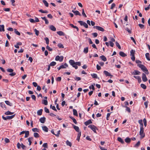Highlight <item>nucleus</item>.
Masks as SVG:
<instances>
[{
    "instance_id": "obj_2",
    "label": "nucleus",
    "mask_w": 150,
    "mask_h": 150,
    "mask_svg": "<svg viewBox=\"0 0 150 150\" xmlns=\"http://www.w3.org/2000/svg\"><path fill=\"white\" fill-rule=\"evenodd\" d=\"M69 63L73 67L75 68L76 69L78 68V67L76 65L75 62L73 60H70L69 61Z\"/></svg>"
},
{
    "instance_id": "obj_16",
    "label": "nucleus",
    "mask_w": 150,
    "mask_h": 150,
    "mask_svg": "<svg viewBox=\"0 0 150 150\" xmlns=\"http://www.w3.org/2000/svg\"><path fill=\"white\" fill-rule=\"evenodd\" d=\"M61 69H65L66 68V67H68V64L65 63L64 65H62L60 66Z\"/></svg>"
},
{
    "instance_id": "obj_8",
    "label": "nucleus",
    "mask_w": 150,
    "mask_h": 150,
    "mask_svg": "<svg viewBox=\"0 0 150 150\" xmlns=\"http://www.w3.org/2000/svg\"><path fill=\"white\" fill-rule=\"evenodd\" d=\"M64 59V57L63 56L60 57L59 55L57 56L55 58V60L56 61H59L60 62H62Z\"/></svg>"
},
{
    "instance_id": "obj_42",
    "label": "nucleus",
    "mask_w": 150,
    "mask_h": 150,
    "mask_svg": "<svg viewBox=\"0 0 150 150\" xmlns=\"http://www.w3.org/2000/svg\"><path fill=\"white\" fill-rule=\"evenodd\" d=\"M141 87L144 89H146V86L144 84H141L140 85Z\"/></svg>"
},
{
    "instance_id": "obj_32",
    "label": "nucleus",
    "mask_w": 150,
    "mask_h": 150,
    "mask_svg": "<svg viewBox=\"0 0 150 150\" xmlns=\"http://www.w3.org/2000/svg\"><path fill=\"white\" fill-rule=\"evenodd\" d=\"M140 74V72L138 71L135 70L133 72L134 75H139Z\"/></svg>"
},
{
    "instance_id": "obj_64",
    "label": "nucleus",
    "mask_w": 150,
    "mask_h": 150,
    "mask_svg": "<svg viewBox=\"0 0 150 150\" xmlns=\"http://www.w3.org/2000/svg\"><path fill=\"white\" fill-rule=\"evenodd\" d=\"M42 146L46 148H47V143H45L42 145Z\"/></svg>"
},
{
    "instance_id": "obj_13",
    "label": "nucleus",
    "mask_w": 150,
    "mask_h": 150,
    "mask_svg": "<svg viewBox=\"0 0 150 150\" xmlns=\"http://www.w3.org/2000/svg\"><path fill=\"white\" fill-rule=\"evenodd\" d=\"M84 123L87 126L90 124L92 123V122L91 120H89L85 122Z\"/></svg>"
},
{
    "instance_id": "obj_45",
    "label": "nucleus",
    "mask_w": 150,
    "mask_h": 150,
    "mask_svg": "<svg viewBox=\"0 0 150 150\" xmlns=\"http://www.w3.org/2000/svg\"><path fill=\"white\" fill-rule=\"evenodd\" d=\"M46 41V42L47 44L48 45L49 44V40L48 38L46 37L44 39Z\"/></svg>"
},
{
    "instance_id": "obj_22",
    "label": "nucleus",
    "mask_w": 150,
    "mask_h": 150,
    "mask_svg": "<svg viewBox=\"0 0 150 150\" xmlns=\"http://www.w3.org/2000/svg\"><path fill=\"white\" fill-rule=\"evenodd\" d=\"M42 129L45 132H47L48 130V128L46 126L42 127Z\"/></svg>"
},
{
    "instance_id": "obj_63",
    "label": "nucleus",
    "mask_w": 150,
    "mask_h": 150,
    "mask_svg": "<svg viewBox=\"0 0 150 150\" xmlns=\"http://www.w3.org/2000/svg\"><path fill=\"white\" fill-rule=\"evenodd\" d=\"M4 141L6 143H8L10 142L9 140L6 138L4 139Z\"/></svg>"
},
{
    "instance_id": "obj_36",
    "label": "nucleus",
    "mask_w": 150,
    "mask_h": 150,
    "mask_svg": "<svg viewBox=\"0 0 150 150\" xmlns=\"http://www.w3.org/2000/svg\"><path fill=\"white\" fill-rule=\"evenodd\" d=\"M42 1H43V3L45 5L46 7H47L48 6L49 4H48V3H47V2L46 0H43Z\"/></svg>"
},
{
    "instance_id": "obj_24",
    "label": "nucleus",
    "mask_w": 150,
    "mask_h": 150,
    "mask_svg": "<svg viewBox=\"0 0 150 150\" xmlns=\"http://www.w3.org/2000/svg\"><path fill=\"white\" fill-rule=\"evenodd\" d=\"M140 125V128H143V125L142 120H139L138 121Z\"/></svg>"
},
{
    "instance_id": "obj_59",
    "label": "nucleus",
    "mask_w": 150,
    "mask_h": 150,
    "mask_svg": "<svg viewBox=\"0 0 150 150\" xmlns=\"http://www.w3.org/2000/svg\"><path fill=\"white\" fill-rule=\"evenodd\" d=\"M89 88L90 89H91V88L93 90H95V87H94V85L93 84H92L91 85V86H90L89 87Z\"/></svg>"
},
{
    "instance_id": "obj_41",
    "label": "nucleus",
    "mask_w": 150,
    "mask_h": 150,
    "mask_svg": "<svg viewBox=\"0 0 150 150\" xmlns=\"http://www.w3.org/2000/svg\"><path fill=\"white\" fill-rule=\"evenodd\" d=\"M14 31L15 33L17 35H20L21 34L16 29H14Z\"/></svg>"
},
{
    "instance_id": "obj_50",
    "label": "nucleus",
    "mask_w": 150,
    "mask_h": 150,
    "mask_svg": "<svg viewBox=\"0 0 150 150\" xmlns=\"http://www.w3.org/2000/svg\"><path fill=\"white\" fill-rule=\"evenodd\" d=\"M42 89L43 90H44L45 92V93H47V89L45 88V85L43 86L42 88Z\"/></svg>"
},
{
    "instance_id": "obj_14",
    "label": "nucleus",
    "mask_w": 150,
    "mask_h": 150,
    "mask_svg": "<svg viewBox=\"0 0 150 150\" xmlns=\"http://www.w3.org/2000/svg\"><path fill=\"white\" fill-rule=\"evenodd\" d=\"M46 118L44 117H41L40 118V122L42 123H44L45 121Z\"/></svg>"
},
{
    "instance_id": "obj_34",
    "label": "nucleus",
    "mask_w": 150,
    "mask_h": 150,
    "mask_svg": "<svg viewBox=\"0 0 150 150\" xmlns=\"http://www.w3.org/2000/svg\"><path fill=\"white\" fill-rule=\"evenodd\" d=\"M66 144L67 145L69 146L70 147H71L72 146L71 143L69 142L68 140H67L66 142Z\"/></svg>"
},
{
    "instance_id": "obj_23",
    "label": "nucleus",
    "mask_w": 150,
    "mask_h": 150,
    "mask_svg": "<svg viewBox=\"0 0 150 150\" xmlns=\"http://www.w3.org/2000/svg\"><path fill=\"white\" fill-rule=\"evenodd\" d=\"M25 138H27L29 135V132L28 131H25Z\"/></svg>"
},
{
    "instance_id": "obj_9",
    "label": "nucleus",
    "mask_w": 150,
    "mask_h": 150,
    "mask_svg": "<svg viewBox=\"0 0 150 150\" xmlns=\"http://www.w3.org/2000/svg\"><path fill=\"white\" fill-rule=\"evenodd\" d=\"M93 28H96V29L102 32L104 31V30L103 28L99 26H94Z\"/></svg>"
},
{
    "instance_id": "obj_6",
    "label": "nucleus",
    "mask_w": 150,
    "mask_h": 150,
    "mask_svg": "<svg viewBox=\"0 0 150 150\" xmlns=\"http://www.w3.org/2000/svg\"><path fill=\"white\" fill-rule=\"evenodd\" d=\"M15 116V115H14L10 116H6V117H5L3 116H2V118L4 120H6L8 119H11L13 118Z\"/></svg>"
},
{
    "instance_id": "obj_12",
    "label": "nucleus",
    "mask_w": 150,
    "mask_h": 150,
    "mask_svg": "<svg viewBox=\"0 0 150 150\" xmlns=\"http://www.w3.org/2000/svg\"><path fill=\"white\" fill-rule=\"evenodd\" d=\"M72 11L76 16L79 15V16H81V13L78 11H74V10H72Z\"/></svg>"
},
{
    "instance_id": "obj_19",
    "label": "nucleus",
    "mask_w": 150,
    "mask_h": 150,
    "mask_svg": "<svg viewBox=\"0 0 150 150\" xmlns=\"http://www.w3.org/2000/svg\"><path fill=\"white\" fill-rule=\"evenodd\" d=\"M43 110L42 109H41L38 110L37 112V114L38 115H42Z\"/></svg>"
},
{
    "instance_id": "obj_7",
    "label": "nucleus",
    "mask_w": 150,
    "mask_h": 150,
    "mask_svg": "<svg viewBox=\"0 0 150 150\" xmlns=\"http://www.w3.org/2000/svg\"><path fill=\"white\" fill-rule=\"evenodd\" d=\"M88 127L90 128L95 133H96V127L93 125H89Z\"/></svg>"
},
{
    "instance_id": "obj_17",
    "label": "nucleus",
    "mask_w": 150,
    "mask_h": 150,
    "mask_svg": "<svg viewBox=\"0 0 150 150\" xmlns=\"http://www.w3.org/2000/svg\"><path fill=\"white\" fill-rule=\"evenodd\" d=\"M49 28L50 30L54 31H55L56 30V28L53 25H51L50 26Z\"/></svg>"
},
{
    "instance_id": "obj_33",
    "label": "nucleus",
    "mask_w": 150,
    "mask_h": 150,
    "mask_svg": "<svg viewBox=\"0 0 150 150\" xmlns=\"http://www.w3.org/2000/svg\"><path fill=\"white\" fill-rule=\"evenodd\" d=\"M33 137H30L28 139V142H29V145H30L31 144L32 142L31 140H32L33 139Z\"/></svg>"
},
{
    "instance_id": "obj_4",
    "label": "nucleus",
    "mask_w": 150,
    "mask_h": 150,
    "mask_svg": "<svg viewBox=\"0 0 150 150\" xmlns=\"http://www.w3.org/2000/svg\"><path fill=\"white\" fill-rule=\"evenodd\" d=\"M78 22L81 25H83L86 28H88V25L85 22L81 21H78Z\"/></svg>"
},
{
    "instance_id": "obj_55",
    "label": "nucleus",
    "mask_w": 150,
    "mask_h": 150,
    "mask_svg": "<svg viewBox=\"0 0 150 150\" xmlns=\"http://www.w3.org/2000/svg\"><path fill=\"white\" fill-rule=\"evenodd\" d=\"M82 15L85 17H87L86 14L84 12V9H83L82 10Z\"/></svg>"
},
{
    "instance_id": "obj_43",
    "label": "nucleus",
    "mask_w": 150,
    "mask_h": 150,
    "mask_svg": "<svg viewBox=\"0 0 150 150\" xmlns=\"http://www.w3.org/2000/svg\"><path fill=\"white\" fill-rule=\"evenodd\" d=\"M135 52V51L134 50H132L130 52V55L133 56L134 55V53Z\"/></svg>"
},
{
    "instance_id": "obj_38",
    "label": "nucleus",
    "mask_w": 150,
    "mask_h": 150,
    "mask_svg": "<svg viewBox=\"0 0 150 150\" xmlns=\"http://www.w3.org/2000/svg\"><path fill=\"white\" fill-rule=\"evenodd\" d=\"M39 11L42 13H48V11L47 10L43 11L42 9H40L39 10Z\"/></svg>"
},
{
    "instance_id": "obj_40",
    "label": "nucleus",
    "mask_w": 150,
    "mask_h": 150,
    "mask_svg": "<svg viewBox=\"0 0 150 150\" xmlns=\"http://www.w3.org/2000/svg\"><path fill=\"white\" fill-rule=\"evenodd\" d=\"M1 106L2 108H4L5 109L6 108L5 106V105L4 103L2 102L1 103Z\"/></svg>"
},
{
    "instance_id": "obj_53",
    "label": "nucleus",
    "mask_w": 150,
    "mask_h": 150,
    "mask_svg": "<svg viewBox=\"0 0 150 150\" xmlns=\"http://www.w3.org/2000/svg\"><path fill=\"white\" fill-rule=\"evenodd\" d=\"M115 43L116 46L118 47V48L119 49H120L121 48V47L119 43L117 42H116Z\"/></svg>"
},
{
    "instance_id": "obj_11",
    "label": "nucleus",
    "mask_w": 150,
    "mask_h": 150,
    "mask_svg": "<svg viewBox=\"0 0 150 150\" xmlns=\"http://www.w3.org/2000/svg\"><path fill=\"white\" fill-rule=\"evenodd\" d=\"M142 79L143 81L144 82H146L148 80L146 75L144 73H143L142 74Z\"/></svg>"
},
{
    "instance_id": "obj_54",
    "label": "nucleus",
    "mask_w": 150,
    "mask_h": 150,
    "mask_svg": "<svg viewBox=\"0 0 150 150\" xmlns=\"http://www.w3.org/2000/svg\"><path fill=\"white\" fill-rule=\"evenodd\" d=\"M140 145V141H138V142L136 144L134 145V147H138Z\"/></svg>"
},
{
    "instance_id": "obj_39",
    "label": "nucleus",
    "mask_w": 150,
    "mask_h": 150,
    "mask_svg": "<svg viewBox=\"0 0 150 150\" xmlns=\"http://www.w3.org/2000/svg\"><path fill=\"white\" fill-rule=\"evenodd\" d=\"M42 103L45 105H47L48 104L47 101L46 100H43L42 101Z\"/></svg>"
},
{
    "instance_id": "obj_49",
    "label": "nucleus",
    "mask_w": 150,
    "mask_h": 150,
    "mask_svg": "<svg viewBox=\"0 0 150 150\" xmlns=\"http://www.w3.org/2000/svg\"><path fill=\"white\" fill-rule=\"evenodd\" d=\"M50 107L53 110H55V111H57V110L56 109L55 107L54 106H52V105H50Z\"/></svg>"
},
{
    "instance_id": "obj_47",
    "label": "nucleus",
    "mask_w": 150,
    "mask_h": 150,
    "mask_svg": "<svg viewBox=\"0 0 150 150\" xmlns=\"http://www.w3.org/2000/svg\"><path fill=\"white\" fill-rule=\"evenodd\" d=\"M56 64V62H51L50 64H49L50 66H54Z\"/></svg>"
},
{
    "instance_id": "obj_5",
    "label": "nucleus",
    "mask_w": 150,
    "mask_h": 150,
    "mask_svg": "<svg viewBox=\"0 0 150 150\" xmlns=\"http://www.w3.org/2000/svg\"><path fill=\"white\" fill-rule=\"evenodd\" d=\"M139 135L141 136L140 138L141 139H142L145 136V134L144 133V128H140Z\"/></svg>"
},
{
    "instance_id": "obj_56",
    "label": "nucleus",
    "mask_w": 150,
    "mask_h": 150,
    "mask_svg": "<svg viewBox=\"0 0 150 150\" xmlns=\"http://www.w3.org/2000/svg\"><path fill=\"white\" fill-rule=\"evenodd\" d=\"M60 132V130H59L56 133H55L54 135L57 137H59Z\"/></svg>"
},
{
    "instance_id": "obj_30",
    "label": "nucleus",
    "mask_w": 150,
    "mask_h": 150,
    "mask_svg": "<svg viewBox=\"0 0 150 150\" xmlns=\"http://www.w3.org/2000/svg\"><path fill=\"white\" fill-rule=\"evenodd\" d=\"M147 60L148 61H150V58H149V54L148 53H147L145 54Z\"/></svg>"
},
{
    "instance_id": "obj_28",
    "label": "nucleus",
    "mask_w": 150,
    "mask_h": 150,
    "mask_svg": "<svg viewBox=\"0 0 150 150\" xmlns=\"http://www.w3.org/2000/svg\"><path fill=\"white\" fill-rule=\"evenodd\" d=\"M88 51V47L84 48L83 50V52L85 54H87Z\"/></svg>"
},
{
    "instance_id": "obj_31",
    "label": "nucleus",
    "mask_w": 150,
    "mask_h": 150,
    "mask_svg": "<svg viewBox=\"0 0 150 150\" xmlns=\"http://www.w3.org/2000/svg\"><path fill=\"white\" fill-rule=\"evenodd\" d=\"M91 75L93 78L97 79L98 78L97 75L96 74L93 73L91 74Z\"/></svg>"
},
{
    "instance_id": "obj_1",
    "label": "nucleus",
    "mask_w": 150,
    "mask_h": 150,
    "mask_svg": "<svg viewBox=\"0 0 150 150\" xmlns=\"http://www.w3.org/2000/svg\"><path fill=\"white\" fill-rule=\"evenodd\" d=\"M137 66L139 67L144 72H145L146 74H148L149 73L148 70L144 65L142 64H137Z\"/></svg>"
},
{
    "instance_id": "obj_46",
    "label": "nucleus",
    "mask_w": 150,
    "mask_h": 150,
    "mask_svg": "<svg viewBox=\"0 0 150 150\" xmlns=\"http://www.w3.org/2000/svg\"><path fill=\"white\" fill-rule=\"evenodd\" d=\"M34 31L35 32V34L37 36H38L39 35V31L38 30H37L36 29H34Z\"/></svg>"
},
{
    "instance_id": "obj_61",
    "label": "nucleus",
    "mask_w": 150,
    "mask_h": 150,
    "mask_svg": "<svg viewBox=\"0 0 150 150\" xmlns=\"http://www.w3.org/2000/svg\"><path fill=\"white\" fill-rule=\"evenodd\" d=\"M139 26L141 29H143L144 28V25L142 24H139L138 25Z\"/></svg>"
},
{
    "instance_id": "obj_26",
    "label": "nucleus",
    "mask_w": 150,
    "mask_h": 150,
    "mask_svg": "<svg viewBox=\"0 0 150 150\" xmlns=\"http://www.w3.org/2000/svg\"><path fill=\"white\" fill-rule=\"evenodd\" d=\"M57 33L60 36H64V33L62 31H59L57 32Z\"/></svg>"
},
{
    "instance_id": "obj_58",
    "label": "nucleus",
    "mask_w": 150,
    "mask_h": 150,
    "mask_svg": "<svg viewBox=\"0 0 150 150\" xmlns=\"http://www.w3.org/2000/svg\"><path fill=\"white\" fill-rule=\"evenodd\" d=\"M58 46L59 48H64V47L62 44L61 43H59L58 44Z\"/></svg>"
},
{
    "instance_id": "obj_57",
    "label": "nucleus",
    "mask_w": 150,
    "mask_h": 150,
    "mask_svg": "<svg viewBox=\"0 0 150 150\" xmlns=\"http://www.w3.org/2000/svg\"><path fill=\"white\" fill-rule=\"evenodd\" d=\"M44 110L47 113H49L50 112V111L49 109L46 107H45V108Z\"/></svg>"
},
{
    "instance_id": "obj_44",
    "label": "nucleus",
    "mask_w": 150,
    "mask_h": 150,
    "mask_svg": "<svg viewBox=\"0 0 150 150\" xmlns=\"http://www.w3.org/2000/svg\"><path fill=\"white\" fill-rule=\"evenodd\" d=\"M5 102L7 105L10 106H11L12 104L9 101L7 100L5 101Z\"/></svg>"
},
{
    "instance_id": "obj_35",
    "label": "nucleus",
    "mask_w": 150,
    "mask_h": 150,
    "mask_svg": "<svg viewBox=\"0 0 150 150\" xmlns=\"http://www.w3.org/2000/svg\"><path fill=\"white\" fill-rule=\"evenodd\" d=\"M73 111L74 115L77 116H78V113H77V112L76 110V109H73Z\"/></svg>"
},
{
    "instance_id": "obj_18",
    "label": "nucleus",
    "mask_w": 150,
    "mask_h": 150,
    "mask_svg": "<svg viewBox=\"0 0 150 150\" xmlns=\"http://www.w3.org/2000/svg\"><path fill=\"white\" fill-rule=\"evenodd\" d=\"M41 18L42 19L44 20L45 22V23L46 24H47L49 23V21L45 17H41Z\"/></svg>"
},
{
    "instance_id": "obj_27",
    "label": "nucleus",
    "mask_w": 150,
    "mask_h": 150,
    "mask_svg": "<svg viewBox=\"0 0 150 150\" xmlns=\"http://www.w3.org/2000/svg\"><path fill=\"white\" fill-rule=\"evenodd\" d=\"M74 128L77 132H80L79 128L78 127L74 125Z\"/></svg>"
},
{
    "instance_id": "obj_52",
    "label": "nucleus",
    "mask_w": 150,
    "mask_h": 150,
    "mask_svg": "<svg viewBox=\"0 0 150 150\" xmlns=\"http://www.w3.org/2000/svg\"><path fill=\"white\" fill-rule=\"evenodd\" d=\"M32 130L33 132H39V130L37 128H34L32 129Z\"/></svg>"
},
{
    "instance_id": "obj_29",
    "label": "nucleus",
    "mask_w": 150,
    "mask_h": 150,
    "mask_svg": "<svg viewBox=\"0 0 150 150\" xmlns=\"http://www.w3.org/2000/svg\"><path fill=\"white\" fill-rule=\"evenodd\" d=\"M100 58L104 61H106L107 60V59L104 55H102L100 57Z\"/></svg>"
},
{
    "instance_id": "obj_3",
    "label": "nucleus",
    "mask_w": 150,
    "mask_h": 150,
    "mask_svg": "<svg viewBox=\"0 0 150 150\" xmlns=\"http://www.w3.org/2000/svg\"><path fill=\"white\" fill-rule=\"evenodd\" d=\"M7 71L11 73L9 74V75L13 76L16 74V73L13 72V70L11 69H8L7 70Z\"/></svg>"
},
{
    "instance_id": "obj_25",
    "label": "nucleus",
    "mask_w": 150,
    "mask_h": 150,
    "mask_svg": "<svg viewBox=\"0 0 150 150\" xmlns=\"http://www.w3.org/2000/svg\"><path fill=\"white\" fill-rule=\"evenodd\" d=\"M125 141L127 143H129L131 141V139L128 137H127L125 139Z\"/></svg>"
},
{
    "instance_id": "obj_10",
    "label": "nucleus",
    "mask_w": 150,
    "mask_h": 150,
    "mask_svg": "<svg viewBox=\"0 0 150 150\" xmlns=\"http://www.w3.org/2000/svg\"><path fill=\"white\" fill-rule=\"evenodd\" d=\"M103 73L106 76H109L111 77L110 78L112 77L113 76L110 73L106 71H103Z\"/></svg>"
},
{
    "instance_id": "obj_62",
    "label": "nucleus",
    "mask_w": 150,
    "mask_h": 150,
    "mask_svg": "<svg viewBox=\"0 0 150 150\" xmlns=\"http://www.w3.org/2000/svg\"><path fill=\"white\" fill-rule=\"evenodd\" d=\"M143 122L144 123V126L145 127H146V126L147 123H146V120L145 118H144L143 119Z\"/></svg>"
},
{
    "instance_id": "obj_60",
    "label": "nucleus",
    "mask_w": 150,
    "mask_h": 150,
    "mask_svg": "<svg viewBox=\"0 0 150 150\" xmlns=\"http://www.w3.org/2000/svg\"><path fill=\"white\" fill-rule=\"evenodd\" d=\"M74 79L77 81H79L81 80V79L79 77H78L77 76H76L74 78Z\"/></svg>"
},
{
    "instance_id": "obj_37",
    "label": "nucleus",
    "mask_w": 150,
    "mask_h": 150,
    "mask_svg": "<svg viewBox=\"0 0 150 150\" xmlns=\"http://www.w3.org/2000/svg\"><path fill=\"white\" fill-rule=\"evenodd\" d=\"M14 112H11L9 111H8L5 113L6 115H11L13 114Z\"/></svg>"
},
{
    "instance_id": "obj_51",
    "label": "nucleus",
    "mask_w": 150,
    "mask_h": 150,
    "mask_svg": "<svg viewBox=\"0 0 150 150\" xmlns=\"http://www.w3.org/2000/svg\"><path fill=\"white\" fill-rule=\"evenodd\" d=\"M46 48L49 51H52V48H51L48 45H47L46 47Z\"/></svg>"
},
{
    "instance_id": "obj_20",
    "label": "nucleus",
    "mask_w": 150,
    "mask_h": 150,
    "mask_svg": "<svg viewBox=\"0 0 150 150\" xmlns=\"http://www.w3.org/2000/svg\"><path fill=\"white\" fill-rule=\"evenodd\" d=\"M117 140L122 144L124 143V142L123 140L120 137H118L117 138Z\"/></svg>"
},
{
    "instance_id": "obj_21",
    "label": "nucleus",
    "mask_w": 150,
    "mask_h": 150,
    "mask_svg": "<svg viewBox=\"0 0 150 150\" xmlns=\"http://www.w3.org/2000/svg\"><path fill=\"white\" fill-rule=\"evenodd\" d=\"M4 31L5 30L4 25H0V31Z\"/></svg>"
},
{
    "instance_id": "obj_48",
    "label": "nucleus",
    "mask_w": 150,
    "mask_h": 150,
    "mask_svg": "<svg viewBox=\"0 0 150 150\" xmlns=\"http://www.w3.org/2000/svg\"><path fill=\"white\" fill-rule=\"evenodd\" d=\"M34 136L35 138H38L39 137V135L38 133H35L34 134Z\"/></svg>"
},
{
    "instance_id": "obj_15",
    "label": "nucleus",
    "mask_w": 150,
    "mask_h": 150,
    "mask_svg": "<svg viewBox=\"0 0 150 150\" xmlns=\"http://www.w3.org/2000/svg\"><path fill=\"white\" fill-rule=\"evenodd\" d=\"M119 54L120 56L123 57H125L127 55L125 53L123 52L122 51L119 52Z\"/></svg>"
}]
</instances>
